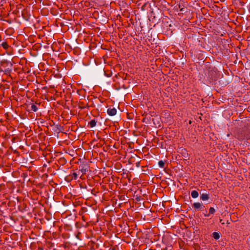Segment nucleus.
Wrapping results in <instances>:
<instances>
[{
    "instance_id": "13",
    "label": "nucleus",
    "mask_w": 250,
    "mask_h": 250,
    "mask_svg": "<svg viewBox=\"0 0 250 250\" xmlns=\"http://www.w3.org/2000/svg\"><path fill=\"white\" fill-rule=\"evenodd\" d=\"M72 175H73V177L74 178V179H76L77 178L78 175L76 173L74 172Z\"/></svg>"
},
{
    "instance_id": "6",
    "label": "nucleus",
    "mask_w": 250,
    "mask_h": 250,
    "mask_svg": "<svg viewBox=\"0 0 250 250\" xmlns=\"http://www.w3.org/2000/svg\"><path fill=\"white\" fill-rule=\"evenodd\" d=\"M212 237L215 239V240H218L220 238V235L219 232H214L212 234Z\"/></svg>"
},
{
    "instance_id": "3",
    "label": "nucleus",
    "mask_w": 250,
    "mask_h": 250,
    "mask_svg": "<svg viewBox=\"0 0 250 250\" xmlns=\"http://www.w3.org/2000/svg\"><path fill=\"white\" fill-rule=\"evenodd\" d=\"M200 198L203 201H207L209 199V194L206 193H203L201 195Z\"/></svg>"
},
{
    "instance_id": "8",
    "label": "nucleus",
    "mask_w": 250,
    "mask_h": 250,
    "mask_svg": "<svg viewBox=\"0 0 250 250\" xmlns=\"http://www.w3.org/2000/svg\"><path fill=\"white\" fill-rule=\"evenodd\" d=\"M59 163L61 164V165H64L66 163V160L64 157H62L59 159Z\"/></svg>"
},
{
    "instance_id": "12",
    "label": "nucleus",
    "mask_w": 250,
    "mask_h": 250,
    "mask_svg": "<svg viewBox=\"0 0 250 250\" xmlns=\"http://www.w3.org/2000/svg\"><path fill=\"white\" fill-rule=\"evenodd\" d=\"M11 71V69L9 68L6 69L4 70V73L5 74H10V72Z\"/></svg>"
},
{
    "instance_id": "11",
    "label": "nucleus",
    "mask_w": 250,
    "mask_h": 250,
    "mask_svg": "<svg viewBox=\"0 0 250 250\" xmlns=\"http://www.w3.org/2000/svg\"><path fill=\"white\" fill-rule=\"evenodd\" d=\"M1 45L4 49H6L8 47V45L6 42H3Z\"/></svg>"
},
{
    "instance_id": "16",
    "label": "nucleus",
    "mask_w": 250,
    "mask_h": 250,
    "mask_svg": "<svg viewBox=\"0 0 250 250\" xmlns=\"http://www.w3.org/2000/svg\"><path fill=\"white\" fill-rule=\"evenodd\" d=\"M136 166L139 167V163H136Z\"/></svg>"
},
{
    "instance_id": "15",
    "label": "nucleus",
    "mask_w": 250,
    "mask_h": 250,
    "mask_svg": "<svg viewBox=\"0 0 250 250\" xmlns=\"http://www.w3.org/2000/svg\"><path fill=\"white\" fill-rule=\"evenodd\" d=\"M178 8L180 9V11L183 12V11H184V8H181V7L180 5H178Z\"/></svg>"
},
{
    "instance_id": "14",
    "label": "nucleus",
    "mask_w": 250,
    "mask_h": 250,
    "mask_svg": "<svg viewBox=\"0 0 250 250\" xmlns=\"http://www.w3.org/2000/svg\"><path fill=\"white\" fill-rule=\"evenodd\" d=\"M81 171L83 172V173H84L85 172H86L87 171V167H85V169L84 168H83Z\"/></svg>"
},
{
    "instance_id": "7",
    "label": "nucleus",
    "mask_w": 250,
    "mask_h": 250,
    "mask_svg": "<svg viewBox=\"0 0 250 250\" xmlns=\"http://www.w3.org/2000/svg\"><path fill=\"white\" fill-rule=\"evenodd\" d=\"M38 110V107L34 104H32L31 106V110L33 112H36Z\"/></svg>"
},
{
    "instance_id": "10",
    "label": "nucleus",
    "mask_w": 250,
    "mask_h": 250,
    "mask_svg": "<svg viewBox=\"0 0 250 250\" xmlns=\"http://www.w3.org/2000/svg\"><path fill=\"white\" fill-rule=\"evenodd\" d=\"M215 209L212 207L210 208L209 209V212L210 214H214L215 212Z\"/></svg>"
},
{
    "instance_id": "1",
    "label": "nucleus",
    "mask_w": 250,
    "mask_h": 250,
    "mask_svg": "<svg viewBox=\"0 0 250 250\" xmlns=\"http://www.w3.org/2000/svg\"><path fill=\"white\" fill-rule=\"evenodd\" d=\"M192 207L195 210L202 209L205 207L202 203H194L192 204Z\"/></svg>"
},
{
    "instance_id": "5",
    "label": "nucleus",
    "mask_w": 250,
    "mask_h": 250,
    "mask_svg": "<svg viewBox=\"0 0 250 250\" xmlns=\"http://www.w3.org/2000/svg\"><path fill=\"white\" fill-rule=\"evenodd\" d=\"M191 196L193 198H196L198 197L199 193L196 190H193L191 191Z\"/></svg>"
},
{
    "instance_id": "17",
    "label": "nucleus",
    "mask_w": 250,
    "mask_h": 250,
    "mask_svg": "<svg viewBox=\"0 0 250 250\" xmlns=\"http://www.w3.org/2000/svg\"><path fill=\"white\" fill-rule=\"evenodd\" d=\"M205 216H209V214L205 215Z\"/></svg>"
},
{
    "instance_id": "2",
    "label": "nucleus",
    "mask_w": 250,
    "mask_h": 250,
    "mask_svg": "<svg viewBox=\"0 0 250 250\" xmlns=\"http://www.w3.org/2000/svg\"><path fill=\"white\" fill-rule=\"evenodd\" d=\"M107 113L109 116H114L116 114L117 110L115 108H109L107 110Z\"/></svg>"
},
{
    "instance_id": "4",
    "label": "nucleus",
    "mask_w": 250,
    "mask_h": 250,
    "mask_svg": "<svg viewBox=\"0 0 250 250\" xmlns=\"http://www.w3.org/2000/svg\"><path fill=\"white\" fill-rule=\"evenodd\" d=\"M97 123V121L96 119H93L88 123V125L90 127H94L96 125Z\"/></svg>"
},
{
    "instance_id": "9",
    "label": "nucleus",
    "mask_w": 250,
    "mask_h": 250,
    "mask_svg": "<svg viewBox=\"0 0 250 250\" xmlns=\"http://www.w3.org/2000/svg\"><path fill=\"white\" fill-rule=\"evenodd\" d=\"M158 165H159V167H160L161 168H163L165 166V163L162 160H161V161H159Z\"/></svg>"
}]
</instances>
